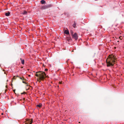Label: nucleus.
Here are the masks:
<instances>
[{"mask_svg": "<svg viewBox=\"0 0 124 124\" xmlns=\"http://www.w3.org/2000/svg\"><path fill=\"white\" fill-rule=\"evenodd\" d=\"M121 37H120L119 38H120V39H121Z\"/></svg>", "mask_w": 124, "mask_h": 124, "instance_id": "obj_19", "label": "nucleus"}, {"mask_svg": "<svg viewBox=\"0 0 124 124\" xmlns=\"http://www.w3.org/2000/svg\"><path fill=\"white\" fill-rule=\"evenodd\" d=\"M20 59L21 60V63L22 64H24V60H23H23L21 58Z\"/></svg>", "mask_w": 124, "mask_h": 124, "instance_id": "obj_11", "label": "nucleus"}, {"mask_svg": "<svg viewBox=\"0 0 124 124\" xmlns=\"http://www.w3.org/2000/svg\"><path fill=\"white\" fill-rule=\"evenodd\" d=\"M20 79H21L22 80H24L22 78L20 77Z\"/></svg>", "mask_w": 124, "mask_h": 124, "instance_id": "obj_13", "label": "nucleus"}, {"mask_svg": "<svg viewBox=\"0 0 124 124\" xmlns=\"http://www.w3.org/2000/svg\"><path fill=\"white\" fill-rule=\"evenodd\" d=\"M45 71H47L48 70L47 69H45Z\"/></svg>", "mask_w": 124, "mask_h": 124, "instance_id": "obj_15", "label": "nucleus"}, {"mask_svg": "<svg viewBox=\"0 0 124 124\" xmlns=\"http://www.w3.org/2000/svg\"><path fill=\"white\" fill-rule=\"evenodd\" d=\"M25 93H25V92H24V93H22V94H25Z\"/></svg>", "mask_w": 124, "mask_h": 124, "instance_id": "obj_16", "label": "nucleus"}, {"mask_svg": "<svg viewBox=\"0 0 124 124\" xmlns=\"http://www.w3.org/2000/svg\"><path fill=\"white\" fill-rule=\"evenodd\" d=\"M3 113L2 114V115H3Z\"/></svg>", "mask_w": 124, "mask_h": 124, "instance_id": "obj_20", "label": "nucleus"}, {"mask_svg": "<svg viewBox=\"0 0 124 124\" xmlns=\"http://www.w3.org/2000/svg\"><path fill=\"white\" fill-rule=\"evenodd\" d=\"M10 14V13L9 12H8L7 13H6L5 14V16H8Z\"/></svg>", "mask_w": 124, "mask_h": 124, "instance_id": "obj_8", "label": "nucleus"}, {"mask_svg": "<svg viewBox=\"0 0 124 124\" xmlns=\"http://www.w3.org/2000/svg\"><path fill=\"white\" fill-rule=\"evenodd\" d=\"M22 13L23 15H26L27 14V12L26 11L24 10Z\"/></svg>", "mask_w": 124, "mask_h": 124, "instance_id": "obj_9", "label": "nucleus"}, {"mask_svg": "<svg viewBox=\"0 0 124 124\" xmlns=\"http://www.w3.org/2000/svg\"><path fill=\"white\" fill-rule=\"evenodd\" d=\"M37 107L40 108L42 106V104H39L37 105Z\"/></svg>", "mask_w": 124, "mask_h": 124, "instance_id": "obj_10", "label": "nucleus"}, {"mask_svg": "<svg viewBox=\"0 0 124 124\" xmlns=\"http://www.w3.org/2000/svg\"><path fill=\"white\" fill-rule=\"evenodd\" d=\"M50 5H45L42 7V9H44L47 8L51 7Z\"/></svg>", "mask_w": 124, "mask_h": 124, "instance_id": "obj_4", "label": "nucleus"}, {"mask_svg": "<svg viewBox=\"0 0 124 124\" xmlns=\"http://www.w3.org/2000/svg\"><path fill=\"white\" fill-rule=\"evenodd\" d=\"M115 55L112 54L109 55L106 59V62L108 67L113 66L115 62Z\"/></svg>", "mask_w": 124, "mask_h": 124, "instance_id": "obj_1", "label": "nucleus"}, {"mask_svg": "<svg viewBox=\"0 0 124 124\" xmlns=\"http://www.w3.org/2000/svg\"><path fill=\"white\" fill-rule=\"evenodd\" d=\"M28 122L27 124H31L32 122V119L31 120H29L27 122Z\"/></svg>", "mask_w": 124, "mask_h": 124, "instance_id": "obj_5", "label": "nucleus"}, {"mask_svg": "<svg viewBox=\"0 0 124 124\" xmlns=\"http://www.w3.org/2000/svg\"><path fill=\"white\" fill-rule=\"evenodd\" d=\"M16 77H19V76H17Z\"/></svg>", "mask_w": 124, "mask_h": 124, "instance_id": "obj_18", "label": "nucleus"}, {"mask_svg": "<svg viewBox=\"0 0 124 124\" xmlns=\"http://www.w3.org/2000/svg\"><path fill=\"white\" fill-rule=\"evenodd\" d=\"M15 77H16L15 76H14L13 77V78L15 79H16V78H15Z\"/></svg>", "mask_w": 124, "mask_h": 124, "instance_id": "obj_17", "label": "nucleus"}, {"mask_svg": "<svg viewBox=\"0 0 124 124\" xmlns=\"http://www.w3.org/2000/svg\"><path fill=\"white\" fill-rule=\"evenodd\" d=\"M72 26L74 28L77 27L76 23L75 21L74 22V24H73Z\"/></svg>", "mask_w": 124, "mask_h": 124, "instance_id": "obj_6", "label": "nucleus"}, {"mask_svg": "<svg viewBox=\"0 0 124 124\" xmlns=\"http://www.w3.org/2000/svg\"><path fill=\"white\" fill-rule=\"evenodd\" d=\"M64 33L66 34H69V32L68 30H65L64 31Z\"/></svg>", "mask_w": 124, "mask_h": 124, "instance_id": "obj_7", "label": "nucleus"}, {"mask_svg": "<svg viewBox=\"0 0 124 124\" xmlns=\"http://www.w3.org/2000/svg\"><path fill=\"white\" fill-rule=\"evenodd\" d=\"M35 76L38 78V81L40 82V80L44 79L46 77V74L44 72L42 71H39L36 72Z\"/></svg>", "mask_w": 124, "mask_h": 124, "instance_id": "obj_2", "label": "nucleus"}, {"mask_svg": "<svg viewBox=\"0 0 124 124\" xmlns=\"http://www.w3.org/2000/svg\"><path fill=\"white\" fill-rule=\"evenodd\" d=\"M40 2L41 4H44L45 3V1L44 0H41Z\"/></svg>", "mask_w": 124, "mask_h": 124, "instance_id": "obj_12", "label": "nucleus"}, {"mask_svg": "<svg viewBox=\"0 0 124 124\" xmlns=\"http://www.w3.org/2000/svg\"><path fill=\"white\" fill-rule=\"evenodd\" d=\"M23 83H25V84H26L27 83H25L24 81H23Z\"/></svg>", "mask_w": 124, "mask_h": 124, "instance_id": "obj_14", "label": "nucleus"}, {"mask_svg": "<svg viewBox=\"0 0 124 124\" xmlns=\"http://www.w3.org/2000/svg\"><path fill=\"white\" fill-rule=\"evenodd\" d=\"M72 38L75 39L76 40H77L78 39V36L77 34L75 33L74 34H72Z\"/></svg>", "mask_w": 124, "mask_h": 124, "instance_id": "obj_3", "label": "nucleus"}]
</instances>
